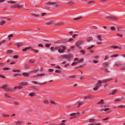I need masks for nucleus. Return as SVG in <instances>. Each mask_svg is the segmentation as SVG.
Instances as JSON below:
<instances>
[{"label":"nucleus","mask_w":125,"mask_h":125,"mask_svg":"<svg viewBox=\"0 0 125 125\" xmlns=\"http://www.w3.org/2000/svg\"><path fill=\"white\" fill-rule=\"evenodd\" d=\"M59 5L56 2H49L46 3L44 4V7L45 8L49 9L51 7H57Z\"/></svg>","instance_id":"obj_1"},{"label":"nucleus","mask_w":125,"mask_h":125,"mask_svg":"<svg viewBox=\"0 0 125 125\" xmlns=\"http://www.w3.org/2000/svg\"><path fill=\"white\" fill-rule=\"evenodd\" d=\"M102 83V81L101 80L98 81V82L96 84L95 86L93 88V90L94 91L97 90L99 89V87L101 86V84Z\"/></svg>","instance_id":"obj_2"},{"label":"nucleus","mask_w":125,"mask_h":125,"mask_svg":"<svg viewBox=\"0 0 125 125\" xmlns=\"http://www.w3.org/2000/svg\"><path fill=\"white\" fill-rule=\"evenodd\" d=\"M83 43V42L81 41H77L75 43V46H76L79 49H81L80 45Z\"/></svg>","instance_id":"obj_3"},{"label":"nucleus","mask_w":125,"mask_h":125,"mask_svg":"<svg viewBox=\"0 0 125 125\" xmlns=\"http://www.w3.org/2000/svg\"><path fill=\"white\" fill-rule=\"evenodd\" d=\"M106 16V14H105L104 17H106V19L107 20H111L112 19L115 20H117V19L114 16Z\"/></svg>","instance_id":"obj_4"},{"label":"nucleus","mask_w":125,"mask_h":125,"mask_svg":"<svg viewBox=\"0 0 125 125\" xmlns=\"http://www.w3.org/2000/svg\"><path fill=\"white\" fill-rule=\"evenodd\" d=\"M39 71L38 68L34 69L32 71H30L28 73H35L38 72Z\"/></svg>","instance_id":"obj_5"},{"label":"nucleus","mask_w":125,"mask_h":125,"mask_svg":"<svg viewBox=\"0 0 125 125\" xmlns=\"http://www.w3.org/2000/svg\"><path fill=\"white\" fill-rule=\"evenodd\" d=\"M28 84L26 82H23L19 83V85L21 86L27 85Z\"/></svg>","instance_id":"obj_6"},{"label":"nucleus","mask_w":125,"mask_h":125,"mask_svg":"<svg viewBox=\"0 0 125 125\" xmlns=\"http://www.w3.org/2000/svg\"><path fill=\"white\" fill-rule=\"evenodd\" d=\"M32 83H33L35 84H39V85H43V84H45L47 83V82H45L43 83H38L36 82L35 81H33L32 82Z\"/></svg>","instance_id":"obj_7"},{"label":"nucleus","mask_w":125,"mask_h":125,"mask_svg":"<svg viewBox=\"0 0 125 125\" xmlns=\"http://www.w3.org/2000/svg\"><path fill=\"white\" fill-rule=\"evenodd\" d=\"M2 88L5 90H6V91H7L9 90V89H8V86L7 85H4L2 87Z\"/></svg>","instance_id":"obj_8"},{"label":"nucleus","mask_w":125,"mask_h":125,"mask_svg":"<svg viewBox=\"0 0 125 125\" xmlns=\"http://www.w3.org/2000/svg\"><path fill=\"white\" fill-rule=\"evenodd\" d=\"M112 80V78H109L107 79H106L104 80L103 81V82H108L110 81H111Z\"/></svg>","instance_id":"obj_9"},{"label":"nucleus","mask_w":125,"mask_h":125,"mask_svg":"<svg viewBox=\"0 0 125 125\" xmlns=\"http://www.w3.org/2000/svg\"><path fill=\"white\" fill-rule=\"evenodd\" d=\"M86 40L88 42H90L93 40V38L91 37H87L86 38Z\"/></svg>","instance_id":"obj_10"},{"label":"nucleus","mask_w":125,"mask_h":125,"mask_svg":"<svg viewBox=\"0 0 125 125\" xmlns=\"http://www.w3.org/2000/svg\"><path fill=\"white\" fill-rule=\"evenodd\" d=\"M111 47L113 48L114 49H116L117 48H118L120 49H121V47H118L117 46H111Z\"/></svg>","instance_id":"obj_11"},{"label":"nucleus","mask_w":125,"mask_h":125,"mask_svg":"<svg viewBox=\"0 0 125 125\" xmlns=\"http://www.w3.org/2000/svg\"><path fill=\"white\" fill-rule=\"evenodd\" d=\"M63 24V23L61 22L59 23H58L55 24V26H59L62 25Z\"/></svg>","instance_id":"obj_12"},{"label":"nucleus","mask_w":125,"mask_h":125,"mask_svg":"<svg viewBox=\"0 0 125 125\" xmlns=\"http://www.w3.org/2000/svg\"><path fill=\"white\" fill-rule=\"evenodd\" d=\"M58 51L60 53H62L63 52L62 49L61 48H60L58 49Z\"/></svg>","instance_id":"obj_13"},{"label":"nucleus","mask_w":125,"mask_h":125,"mask_svg":"<svg viewBox=\"0 0 125 125\" xmlns=\"http://www.w3.org/2000/svg\"><path fill=\"white\" fill-rule=\"evenodd\" d=\"M31 48V47H25L24 49H22V51H26L27 50Z\"/></svg>","instance_id":"obj_14"},{"label":"nucleus","mask_w":125,"mask_h":125,"mask_svg":"<svg viewBox=\"0 0 125 125\" xmlns=\"http://www.w3.org/2000/svg\"><path fill=\"white\" fill-rule=\"evenodd\" d=\"M108 64V63L106 62L103 63V65L105 68H106L107 67Z\"/></svg>","instance_id":"obj_15"},{"label":"nucleus","mask_w":125,"mask_h":125,"mask_svg":"<svg viewBox=\"0 0 125 125\" xmlns=\"http://www.w3.org/2000/svg\"><path fill=\"white\" fill-rule=\"evenodd\" d=\"M92 98V97L90 95H87L85 96L84 97V99H86L87 98Z\"/></svg>","instance_id":"obj_16"},{"label":"nucleus","mask_w":125,"mask_h":125,"mask_svg":"<svg viewBox=\"0 0 125 125\" xmlns=\"http://www.w3.org/2000/svg\"><path fill=\"white\" fill-rule=\"evenodd\" d=\"M22 74L25 76L28 77L29 76V74L26 73H23Z\"/></svg>","instance_id":"obj_17"},{"label":"nucleus","mask_w":125,"mask_h":125,"mask_svg":"<svg viewBox=\"0 0 125 125\" xmlns=\"http://www.w3.org/2000/svg\"><path fill=\"white\" fill-rule=\"evenodd\" d=\"M22 88V87L21 86H16L14 88V89H21Z\"/></svg>","instance_id":"obj_18"},{"label":"nucleus","mask_w":125,"mask_h":125,"mask_svg":"<svg viewBox=\"0 0 125 125\" xmlns=\"http://www.w3.org/2000/svg\"><path fill=\"white\" fill-rule=\"evenodd\" d=\"M21 42H18L16 43L15 44V45L17 46V47H19L21 45Z\"/></svg>","instance_id":"obj_19"},{"label":"nucleus","mask_w":125,"mask_h":125,"mask_svg":"<svg viewBox=\"0 0 125 125\" xmlns=\"http://www.w3.org/2000/svg\"><path fill=\"white\" fill-rule=\"evenodd\" d=\"M103 99L101 100L100 101L97 103L98 104H104V103L103 102Z\"/></svg>","instance_id":"obj_20"},{"label":"nucleus","mask_w":125,"mask_h":125,"mask_svg":"<svg viewBox=\"0 0 125 125\" xmlns=\"http://www.w3.org/2000/svg\"><path fill=\"white\" fill-rule=\"evenodd\" d=\"M10 7L11 8H14L17 7V5H14L10 6Z\"/></svg>","instance_id":"obj_21"},{"label":"nucleus","mask_w":125,"mask_h":125,"mask_svg":"<svg viewBox=\"0 0 125 125\" xmlns=\"http://www.w3.org/2000/svg\"><path fill=\"white\" fill-rule=\"evenodd\" d=\"M117 92V91L116 90H114L113 91L112 93V94L113 95H114Z\"/></svg>","instance_id":"obj_22"},{"label":"nucleus","mask_w":125,"mask_h":125,"mask_svg":"<svg viewBox=\"0 0 125 125\" xmlns=\"http://www.w3.org/2000/svg\"><path fill=\"white\" fill-rule=\"evenodd\" d=\"M95 46L94 45H92L90 47H89L87 49L88 50H90L92 48H93Z\"/></svg>","instance_id":"obj_23"},{"label":"nucleus","mask_w":125,"mask_h":125,"mask_svg":"<svg viewBox=\"0 0 125 125\" xmlns=\"http://www.w3.org/2000/svg\"><path fill=\"white\" fill-rule=\"evenodd\" d=\"M13 52V51L11 50H9L8 51L7 53V54H10L12 53Z\"/></svg>","instance_id":"obj_24"},{"label":"nucleus","mask_w":125,"mask_h":125,"mask_svg":"<svg viewBox=\"0 0 125 125\" xmlns=\"http://www.w3.org/2000/svg\"><path fill=\"white\" fill-rule=\"evenodd\" d=\"M22 122L21 121H18L16 122V125H20L21 124Z\"/></svg>","instance_id":"obj_25"},{"label":"nucleus","mask_w":125,"mask_h":125,"mask_svg":"<svg viewBox=\"0 0 125 125\" xmlns=\"http://www.w3.org/2000/svg\"><path fill=\"white\" fill-rule=\"evenodd\" d=\"M82 18V17L81 16L79 17L78 18H74L73 19V20H78L80 19H81Z\"/></svg>","instance_id":"obj_26"},{"label":"nucleus","mask_w":125,"mask_h":125,"mask_svg":"<svg viewBox=\"0 0 125 125\" xmlns=\"http://www.w3.org/2000/svg\"><path fill=\"white\" fill-rule=\"evenodd\" d=\"M61 47L62 48V49L63 50V51H64L66 49V47L65 46H61Z\"/></svg>","instance_id":"obj_27"},{"label":"nucleus","mask_w":125,"mask_h":125,"mask_svg":"<svg viewBox=\"0 0 125 125\" xmlns=\"http://www.w3.org/2000/svg\"><path fill=\"white\" fill-rule=\"evenodd\" d=\"M76 77V76L75 75H73L69 76V77L70 78H75Z\"/></svg>","instance_id":"obj_28"},{"label":"nucleus","mask_w":125,"mask_h":125,"mask_svg":"<svg viewBox=\"0 0 125 125\" xmlns=\"http://www.w3.org/2000/svg\"><path fill=\"white\" fill-rule=\"evenodd\" d=\"M5 96L8 98H10V96L8 94H5Z\"/></svg>","instance_id":"obj_29"},{"label":"nucleus","mask_w":125,"mask_h":125,"mask_svg":"<svg viewBox=\"0 0 125 125\" xmlns=\"http://www.w3.org/2000/svg\"><path fill=\"white\" fill-rule=\"evenodd\" d=\"M51 44H46L45 45V46L46 47H50Z\"/></svg>","instance_id":"obj_30"},{"label":"nucleus","mask_w":125,"mask_h":125,"mask_svg":"<svg viewBox=\"0 0 125 125\" xmlns=\"http://www.w3.org/2000/svg\"><path fill=\"white\" fill-rule=\"evenodd\" d=\"M10 68H7V67H6V68H3V70L4 71H6V70H9Z\"/></svg>","instance_id":"obj_31"},{"label":"nucleus","mask_w":125,"mask_h":125,"mask_svg":"<svg viewBox=\"0 0 125 125\" xmlns=\"http://www.w3.org/2000/svg\"><path fill=\"white\" fill-rule=\"evenodd\" d=\"M8 3H16V1H8Z\"/></svg>","instance_id":"obj_32"},{"label":"nucleus","mask_w":125,"mask_h":125,"mask_svg":"<svg viewBox=\"0 0 125 125\" xmlns=\"http://www.w3.org/2000/svg\"><path fill=\"white\" fill-rule=\"evenodd\" d=\"M5 23V21H1L0 23V25H3Z\"/></svg>","instance_id":"obj_33"},{"label":"nucleus","mask_w":125,"mask_h":125,"mask_svg":"<svg viewBox=\"0 0 125 125\" xmlns=\"http://www.w3.org/2000/svg\"><path fill=\"white\" fill-rule=\"evenodd\" d=\"M22 6L20 4L17 5V7H18V8H22Z\"/></svg>","instance_id":"obj_34"},{"label":"nucleus","mask_w":125,"mask_h":125,"mask_svg":"<svg viewBox=\"0 0 125 125\" xmlns=\"http://www.w3.org/2000/svg\"><path fill=\"white\" fill-rule=\"evenodd\" d=\"M6 41L5 40H4L2 41L1 42H0V45H1L2 44H3L5 43Z\"/></svg>","instance_id":"obj_35"},{"label":"nucleus","mask_w":125,"mask_h":125,"mask_svg":"<svg viewBox=\"0 0 125 125\" xmlns=\"http://www.w3.org/2000/svg\"><path fill=\"white\" fill-rule=\"evenodd\" d=\"M21 75V74L19 73H17L13 75V76L15 77H16L17 75Z\"/></svg>","instance_id":"obj_36"},{"label":"nucleus","mask_w":125,"mask_h":125,"mask_svg":"<svg viewBox=\"0 0 125 125\" xmlns=\"http://www.w3.org/2000/svg\"><path fill=\"white\" fill-rule=\"evenodd\" d=\"M94 3V2L92 1H89L88 3V4H89L90 3Z\"/></svg>","instance_id":"obj_37"},{"label":"nucleus","mask_w":125,"mask_h":125,"mask_svg":"<svg viewBox=\"0 0 125 125\" xmlns=\"http://www.w3.org/2000/svg\"><path fill=\"white\" fill-rule=\"evenodd\" d=\"M120 100H121L120 99H118V98H117V99H116L115 100V102H117L119 101H120Z\"/></svg>","instance_id":"obj_38"},{"label":"nucleus","mask_w":125,"mask_h":125,"mask_svg":"<svg viewBox=\"0 0 125 125\" xmlns=\"http://www.w3.org/2000/svg\"><path fill=\"white\" fill-rule=\"evenodd\" d=\"M45 75V74L43 73H41L40 74H38V76H41L42 75Z\"/></svg>","instance_id":"obj_39"},{"label":"nucleus","mask_w":125,"mask_h":125,"mask_svg":"<svg viewBox=\"0 0 125 125\" xmlns=\"http://www.w3.org/2000/svg\"><path fill=\"white\" fill-rule=\"evenodd\" d=\"M112 30H115L116 29L115 28V27L113 26H112L110 28Z\"/></svg>","instance_id":"obj_40"},{"label":"nucleus","mask_w":125,"mask_h":125,"mask_svg":"<svg viewBox=\"0 0 125 125\" xmlns=\"http://www.w3.org/2000/svg\"><path fill=\"white\" fill-rule=\"evenodd\" d=\"M34 93H31L29 95L31 96H32L34 95Z\"/></svg>","instance_id":"obj_41"},{"label":"nucleus","mask_w":125,"mask_h":125,"mask_svg":"<svg viewBox=\"0 0 125 125\" xmlns=\"http://www.w3.org/2000/svg\"><path fill=\"white\" fill-rule=\"evenodd\" d=\"M97 38H98V40H100V41H102V40L101 39V38L100 36L98 35V36H97Z\"/></svg>","instance_id":"obj_42"},{"label":"nucleus","mask_w":125,"mask_h":125,"mask_svg":"<svg viewBox=\"0 0 125 125\" xmlns=\"http://www.w3.org/2000/svg\"><path fill=\"white\" fill-rule=\"evenodd\" d=\"M3 116L4 117H8L10 116V115H6V114H3Z\"/></svg>","instance_id":"obj_43"},{"label":"nucleus","mask_w":125,"mask_h":125,"mask_svg":"<svg viewBox=\"0 0 125 125\" xmlns=\"http://www.w3.org/2000/svg\"><path fill=\"white\" fill-rule=\"evenodd\" d=\"M45 24L47 25H49L51 24H52V23L50 22H48L45 23Z\"/></svg>","instance_id":"obj_44"},{"label":"nucleus","mask_w":125,"mask_h":125,"mask_svg":"<svg viewBox=\"0 0 125 125\" xmlns=\"http://www.w3.org/2000/svg\"><path fill=\"white\" fill-rule=\"evenodd\" d=\"M13 71L14 72H20V70H13Z\"/></svg>","instance_id":"obj_45"},{"label":"nucleus","mask_w":125,"mask_h":125,"mask_svg":"<svg viewBox=\"0 0 125 125\" xmlns=\"http://www.w3.org/2000/svg\"><path fill=\"white\" fill-rule=\"evenodd\" d=\"M80 52L82 53L83 54H84L85 53V51L83 50H81L80 51Z\"/></svg>","instance_id":"obj_46"},{"label":"nucleus","mask_w":125,"mask_h":125,"mask_svg":"<svg viewBox=\"0 0 125 125\" xmlns=\"http://www.w3.org/2000/svg\"><path fill=\"white\" fill-rule=\"evenodd\" d=\"M118 56V54H115V55H112L111 56V57H116L117 56Z\"/></svg>","instance_id":"obj_47"},{"label":"nucleus","mask_w":125,"mask_h":125,"mask_svg":"<svg viewBox=\"0 0 125 125\" xmlns=\"http://www.w3.org/2000/svg\"><path fill=\"white\" fill-rule=\"evenodd\" d=\"M118 107L119 108L120 107V108H125V106H123L122 105H120L119 106H118Z\"/></svg>","instance_id":"obj_48"},{"label":"nucleus","mask_w":125,"mask_h":125,"mask_svg":"<svg viewBox=\"0 0 125 125\" xmlns=\"http://www.w3.org/2000/svg\"><path fill=\"white\" fill-rule=\"evenodd\" d=\"M73 40V39L71 38H70L69 39V40H68L67 41V42H71V41H72Z\"/></svg>","instance_id":"obj_49"},{"label":"nucleus","mask_w":125,"mask_h":125,"mask_svg":"<svg viewBox=\"0 0 125 125\" xmlns=\"http://www.w3.org/2000/svg\"><path fill=\"white\" fill-rule=\"evenodd\" d=\"M14 103L16 105H18L19 104V103L17 101H14Z\"/></svg>","instance_id":"obj_50"},{"label":"nucleus","mask_w":125,"mask_h":125,"mask_svg":"<svg viewBox=\"0 0 125 125\" xmlns=\"http://www.w3.org/2000/svg\"><path fill=\"white\" fill-rule=\"evenodd\" d=\"M49 72H51L53 71V70L52 69H48Z\"/></svg>","instance_id":"obj_51"},{"label":"nucleus","mask_w":125,"mask_h":125,"mask_svg":"<svg viewBox=\"0 0 125 125\" xmlns=\"http://www.w3.org/2000/svg\"><path fill=\"white\" fill-rule=\"evenodd\" d=\"M38 45L42 48H43V46L42 44H38Z\"/></svg>","instance_id":"obj_52"},{"label":"nucleus","mask_w":125,"mask_h":125,"mask_svg":"<svg viewBox=\"0 0 125 125\" xmlns=\"http://www.w3.org/2000/svg\"><path fill=\"white\" fill-rule=\"evenodd\" d=\"M108 119H109V118L107 117V118H104V119H103L102 120H108Z\"/></svg>","instance_id":"obj_53"},{"label":"nucleus","mask_w":125,"mask_h":125,"mask_svg":"<svg viewBox=\"0 0 125 125\" xmlns=\"http://www.w3.org/2000/svg\"><path fill=\"white\" fill-rule=\"evenodd\" d=\"M94 120L93 119H90V122H94Z\"/></svg>","instance_id":"obj_54"},{"label":"nucleus","mask_w":125,"mask_h":125,"mask_svg":"<svg viewBox=\"0 0 125 125\" xmlns=\"http://www.w3.org/2000/svg\"><path fill=\"white\" fill-rule=\"evenodd\" d=\"M77 35V34H74L72 36V37L73 38H74Z\"/></svg>","instance_id":"obj_55"},{"label":"nucleus","mask_w":125,"mask_h":125,"mask_svg":"<svg viewBox=\"0 0 125 125\" xmlns=\"http://www.w3.org/2000/svg\"><path fill=\"white\" fill-rule=\"evenodd\" d=\"M62 57L65 58H67V55H62Z\"/></svg>","instance_id":"obj_56"},{"label":"nucleus","mask_w":125,"mask_h":125,"mask_svg":"<svg viewBox=\"0 0 125 125\" xmlns=\"http://www.w3.org/2000/svg\"><path fill=\"white\" fill-rule=\"evenodd\" d=\"M38 76V75H36L34 76L31 77V78H37Z\"/></svg>","instance_id":"obj_57"},{"label":"nucleus","mask_w":125,"mask_h":125,"mask_svg":"<svg viewBox=\"0 0 125 125\" xmlns=\"http://www.w3.org/2000/svg\"><path fill=\"white\" fill-rule=\"evenodd\" d=\"M29 66L27 64H26L24 66V68H28Z\"/></svg>","instance_id":"obj_58"},{"label":"nucleus","mask_w":125,"mask_h":125,"mask_svg":"<svg viewBox=\"0 0 125 125\" xmlns=\"http://www.w3.org/2000/svg\"><path fill=\"white\" fill-rule=\"evenodd\" d=\"M13 58H14L16 59L17 58H18V57L17 55H15L13 56Z\"/></svg>","instance_id":"obj_59"},{"label":"nucleus","mask_w":125,"mask_h":125,"mask_svg":"<svg viewBox=\"0 0 125 125\" xmlns=\"http://www.w3.org/2000/svg\"><path fill=\"white\" fill-rule=\"evenodd\" d=\"M83 59H81L80 60H79L78 61V62L79 63H80V62H83Z\"/></svg>","instance_id":"obj_60"},{"label":"nucleus","mask_w":125,"mask_h":125,"mask_svg":"<svg viewBox=\"0 0 125 125\" xmlns=\"http://www.w3.org/2000/svg\"><path fill=\"white\" fill-rule=\"evenodd\" d=\"M34 62V61H33V60H30L29 61V62L30 63H33V62Z\"/></svg>","instance_id":"obj_61"},{"label":"nucleus","mask_w":125,"mask_h":125,"mask_svg":"<svg viewBox=\"0 0 125 125\" xmlns=\"http://www.w3.org/2000/svg\"><path fill=\"white\" fill-rule=\"evenodd\" d=\"M51 102L53 104H55V102L52 100H51Z\"/></svg>","instance_id":"obj_62"},{"label":"nucleus","mask_w":125,"mask_h":125,"mask_svg":"<svg viewBox=\"0 0 125 125\" xmlns=\"http://www.w3.org/2000/svg\"><path fill=\"white\" fill-rule=\"evenodd\" d=\"M46 13H42L41 14V15L42 16H43L44 15H46Z\"/></svg>","instance_id":"obj_63"},{"label":"nucleus","mask_w":125,"mask_h":125,"mask_svg":"<svg viewBox=\"0 0 125 125\" xmlns=\"http://www.w3.org/2000/svg\"><path fill=\"white\" fill-rule=\"evenodd\" d=\"M77 63V62H74L73 63H72V64H71V65L72 66H73V65H75Z\"/></svg>","instance_id":"obj_64"}]
</instances>
